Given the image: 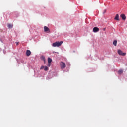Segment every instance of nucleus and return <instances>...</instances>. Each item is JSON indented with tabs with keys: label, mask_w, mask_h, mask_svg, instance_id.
I'll list each match as a JSON object with an SVG mask.
<instances>
[{
	"label": "nucleus",
	"mask_w": 127,
	"mask_h": 127,
	"mask_svg": "<svg viewBox=\"0 0 127 127\" xmlns=\"http://www.w3.org/2000/svg\"><path fill=\"white\" fill-rule=\"evenodd\" d=\"M117 40H114L113 42V45H114V46H117Z\"/></svg>",
	"instance_id": "nucleus-11"
},
{
	"label": "nucleus",
	"mask_w": 127,
	"mask_h": 127,
	"mask_svg": "<svg viewBox=\"0 0 127 127\" xmlns=\"http://www.w3.org/2000/svg\"><path fill=\"white\" fill-rule=\"evenodd\" d=\"M30 54H31V52H30V50H27L26 51V55L27 56H29L30 55Z\"/></svg>",
	"instance_id": "nucleus-7"
},
{
	"label": "nucleus",
	"mask_w": 127,
	"mask_h": 127,
	"mask_svg": "<svg viewBox=\"0 0 127 127\" xmlns=\"http://www.w3.org/2000/svg\"><path fill=\"white\" fill-rule=\"evenodd\" d=\"M13 26V25L9 24L8 25V28H12V27Z\"/></svg>",
	"instance_id": "nucleus-13"
},
{
	"label": "nucleus",
	"mask_w": 127,
	"mask_h": 127,
	"mask_svg": "<svg viewBox=\"0 0 127 127\" xmlns=\"http://www.w3.org/2000/svg\"><path fill=\"white\" fill-rule=\"evenodd\" d=\"M48 63H49V64H50L52 62V59H51V58H48Z\"/></svg>",
	"instance_id": "nucleus-10"
},
{
	"label": "nucleus",
	"mask_w": 127,
	"mask_h": 127,
	"mask_svg": "<svg viewBox=\"0 0 127 127\" xmlns=\"http://www.w3.org/2000/svg\"><path fill=\"white\" fill-rule=\"evenodd\" d=\"M44 30L45 32H50V30H49V28L46 26L44 27Z\"/></svg>",
	"instance_id": "nucleus-4"
},
{
	"label": "nucleus",
	"mask_w": 127,
	"mask_h": 127,
	"mask_svg": "<svg viewBox=\"0 0 127 127\" xmlns=\"http://www.w3.org/2000/svg\"><path fill=\"white\" fill-rule=\"evenodd\" d=\"M124 71L122 69H120L118 71V73L119 75H121V74H123V72Z\"/></svg>",
	"instance_id": "nucleus-9"
},
{
	"label": "nucleus",
	"mask_w": 127,
	"mask_h": 127,
	"mask_svg": "<svg viewBox=\"0 0 127 127\" xmlns=\"http://www.w3.org/2000/svg\"><path fill=\"white\" fill-rule=\"evenodd\" d=\"M62 43H63V41H61V42H56L55 43H53L52 44V46L53 47H59V46H61L62 45Z\"/></svg>",
	"instance_id": "nucleus-1"
},
{
	"label": "nucleus",
	"mask_w": 127,
	"mask_h": 127,
	"mask_svg": "<svg viewBox=\"0 0 127 127\" xmlns=\"http://www.w3.org/2000/svg\"><path fill=\"white\" fill-rule=\"evenodd\" d=\"M60 66L61 69H64V68H66V64L63 62H61L60 63Z\"/></svg>",
	"instance_id": "nucleus-2"
},
{
	"label": "nucleus",
	"mask_w": 127,
	"mask_h": 127,
	"mask_svg": "<svg viewBox=\"0 0 127 127\" xmlns=\"http://www.w3.org/2000/svg\"><path fill=\"white\" fill-rule=\"evenodd\" d=\"M48 66L49 67H50V64L48 63Z\"/></svg>",
	"instance_id": "nucleus-16"
},
{
	"label": "nucleus",
	"mask_w": 127,
	"mask_h": 127,
	"mask_svg": "<svg viewBox=\"0 0 127 127\" xmlns=\"http://www.w3.org/2000/svg\"><path fill=\"white\" fill-rule=\"evenodd\" d=\"M99 30H100V29H99V28H98L97 27H95L93 29V32H98V31H99Z\"/></svg>",
	"instance_id": "nucleus-6"
},
{
	"label": "nucleus",
	"mask_w": 127,
	"mask_h": 127,
	"mask_svg": "<svg viewBox=\"0 0 127 127\" xmlns=\"http://www.w3.org/2000/svg\"><path fill=\"white\" fill-rule=\"evenodd\" d=\"M41 60H43L44 63H45V57H44V56H42L41 57Z\"/></svg>",
	"instance_id": "nucleus-12"
},
{
	"label": "nucleus",
	"mask_w": 127,
	"mask_h": 127,
	"mask_svg": "<svg viewBox=\"0 0 127 127\" xmlns=\"http://www.w3.org/2000/svg\"><path fill=\"white\" fill-rule=\"evenodd\" d=\"M119 55H121V56H125L126 55V53H123V51L121 50H118L117 51Z\"/></svg>",
	"instance_id": "nucleus-3"
},
{
	"label": "nucleus",
	"mask_w": 127,
	"mask_h": 127,
	"mask_svg": "<svg viewBox=\"0 0 127 127\" xmlns=\"http://www.w3.org/2000/svg\"><path fill=\"white\" fill-rule=\"evenodd\" d=\"M44 69V66H42L41 67V68H40V70H42V69Z\"/></svg>",
	"instance_id": "nucleus-15"
},
{
	"label": "nucleus",
	"mask_w": 127,
	"mask_h": 127,
	"mask_svg": "<svg viewBox=\"0 0 127 127\" xmlns=\"http://www.w3.org/2000/svg\"><path fill=\"white\" fill-rule=\"evenodd\" d=\"M115 20H117L118 21H119V20H120V19H119V14H117L116 15L115 18H114Z\"/></svg>",
	"instance_id": "nucleus-8"
},
{
	"label": "nucleus",
	"mask_w": 127,
	"mask_h": 127,
	"mask_svg": "<svg viewBox=\"0 0 127 127\" xmlns=\"http://www.w3.org/2000/svg\"><path fill=\"white\" fill-rule=\"evenodd\" d=\"M120 17H121L123 20H126V18H127L126 15L124 14H121L120 15Z\"/></svg>",
	"instance_id": "nucleus-5"
},
{
	"label": "nucleus",
	"mask_w": 127,
	"mask_h": 127,
	"mask_svg": "<svg viewBox=\"0 0 127 127\" xmlns=\"http://www.w3.org/2000/svg\"><path fill=\"white\" fill-rule=\"evenodd\" d=\"M16 45H18V42H16Z\"/></svg>",
	"instance_id": "nucleus-18"
},
{
	"label": "nucleus",
	"mask_w": 127,
	"mask_h": 127,
	"mask_svg": "<svg viewBox=\"0 0 127 127\" xmlns=\"http://www.w3.org/2000/svg\"><path fill=\"white\" fill-rule=\"evenodd\" d=\"M106 11H107V10H105L104 11V12H103V13H105L106 12Z\"/></svg>",
	"instance_id": "nucleus-17"
},
{
	"label": "nucleus",
	"mask_w": 127,
	"mask_h": 127,
	"mask_svg": "<svg viewBox=\"0 0 127 127\" xmlns=\"http://www.w3.org/2000/svg\"><path fill=\"white\" fill-rule=\"evenodd\" d=\"M44 71H48V67L47 66L45 67Z\"/></svg>",
	"instance_id": "nucleus-14"
}]
</instances>
